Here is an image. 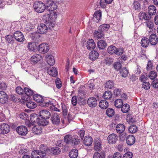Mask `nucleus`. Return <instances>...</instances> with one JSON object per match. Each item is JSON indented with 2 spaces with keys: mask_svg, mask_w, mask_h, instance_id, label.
Wrapping results in <instances>:
<instances>
[{
  "mask_svg": "<svg viewBox=\"0 0 158 158\" xmlns=\"http://www.w3.org/2000/svg\"><path fill=\"white\" fill-rule=\"evenodd\" d=\"M8 97L6 93L3 91H0V102L4 104L7 102Z\"/></svg>",
  "mask_w": 158,
  "mask_h": 158,
  "instance_id": "2eb2a0df",
  "label": "nucleus"
},
{
  "mask_svg": "<svg viewBox=\"0 0 158 158\" xmlns=\"http://www.w3.org/2000/svg\"><path fill=\"white\" fill-rule=\"evenodd\" d=\"M135 138L133 135H129L127 138V143L129 145H132L135 143Z\"/></svg>",
  "mask_w": 158,
  "mask_h": 158,
  "instance_id": "b1692460",
  "label": "nucleus"
},
{
  "mask_svg": "<svg viewBox=\"0 0 158 158\" xmlns=\"http://www.w3.org/2000/svg\"><path fill=\"white\" fill-rule=\"evenodd\" d=\"M64 142L67 144H73L76 145L78 144L80 142V139H76L74 137L70 135H67L65 136L64 138Z\"/></svg>",
  "mask_w": 158,
  "mask_h": 158,
  "instance_id": "f257e3e1",
  "label": "nucleus"
},
{
  "mask_svg": "<svg viewBox=\"0 0 158 158\" xmlns=\"http://www.w3.org/2000/svg\"><path fill=\"white\" fill-rule=\"evenodd\" d=\"M14 37L15 40L19 42H23L24 39L23 34L20 31H16L14 34Z\"/></svg>",
  "mask_w": 158,
  "mask_h": 158,
  "instance_id": "ddd939ff",
  "label": "nucleus"
},
{
  "mask_svg": "<svg viewBox=\"0 0 158 158\" xmlns=\"http://www.w3.org/2000/svg\"><path fill=\"white\" fill-rule=\"evenodd\" d=\"M33 7L36 12L40 13L43 12L46 9V5L40 1L35 2Z\"/></svg>",
  "mask_w": 158,
  "mask_h": 158,
  "instance_id": "f03ea898",
  "label": "nucleus"
},
{
  "mask_svg": "<svg viewBox=\"0 0 158 158\" xmlns=\"http://www.w3.org/2000/svg\"><path fill=\"white\" fill-rule=\"evenodd\" d=\"M93 35L95 38L98 39L103 37L104 33L103 32H102V31H101V30L98 29V31H96L94 32Z\"/></svg>",
  "mask_w": 158,
  "mask_h": 158,
  "instance_id": "cd10ccee",
  "label": "nucleus"
},
{
  "mask_svg": "<svg viewBox=\"0 0 158 158\" xmlns=\"http://www.w3.org/2000/svg\"><path fill=\"white\" fill-rule=\"evenodd\" d=\"M55 83L56 87L58 88H60L62 86L61 81L59 78H58L55 81Z\"/></svg>",
  "mask_w": 158,
  "mask_h": 158,
  "instance_id": "0e129e2a",
  "label": "nucleus"
},
{
  "mask_svg": "<svg viewBox=\"0 0 158 158\" xmlns=\"http://www.w3.org/2000/svg\"><path fill=\"white\" fill-rule=\"evenodd\" d=\"M78 155V151L77 149H73L69 153V156L70 158H76Z\"/></svg>",
  "mask_w": 158,
  "mask_h": 158,
  "instance_id": "473e14b6",
  "label": "nucleus"
},
{
  "mask_svg": "<svg viewBox=\"0 0 158 158\" xmlns=\"http://www.w3.org/2000/svg\"><path fill=\"white\" fill-rule=\"evenodd\" d=\"M113 67L116 71H118L122 67V65L120 62H115L113 64Z\"/></svg>",
  "mask_w": 158,
  "mask_h": 158,
  "instance_id": "864d4df0",
  "label": "nucleus"
},
{
  "mask_svg": "<svg viewBox=\"0 0 158 158\" xmlns=\"http://www.w3.org/2000/svg\"><path fill=\"white\" fill-rule=\"evenodd\" d=\"M37 46L35 42H29L28 43L27 48L30 51H33L36 48Z\"/></svg>",
  "mask_w": 158,
  "mask_h": 158,
  "instance_id": "4c0bfd02",
  "label": "nucleus"
},
{
  "mask_svg": "<svg viewBox=\"0 0 158 158\" xmlns=\"http://www.w3.org/2000/svg\"><path fill=\"white\" fill-rule=\"evenodd\" d=\"M98 48L101 49H104L107 46L106 42L103 40H101L97 43Z\"/></svg>",
  "mask_w": 158,
  "mask_h": 158,
  "instance_id": "58836bf2",
  "label": "nucleus"
},
{
  "mask_svg": "<svg viewBox=\"0 0 158 158\" xmlns=\"http://www.w3.org/2000/svg\"><path fill=\"white\" fill-rule=\"evenodd\" d=\"M118 140V136L115 134H112L110 135L107 138L108 142L110 144L115 143Z\"/></svg>",
  "mask_w": 158,
  "mask_h": 158,
  "instance_id": "9b49d317",
  "label": "nucleus"
},
{
  "mask_svg": "<svg viewBox=\"0 0 158 158\" xmlns=\"http://www.w3.org/2000/svg\"><path fill=\"white\" fill-rule=\"evenodd\" d=\"M141 46L144 48L148 47L150 43L148 39L146 37L143 38L140 42Z\"/></svg>",
  "mask_w": 158,
  "mask_h": 158,
  "instance_id": "7c9ffc66",
  "label": "nucleus"
},
{
  "mask_svg": "<svg viewBox=\"0 0 158 158\" xmlns=\"http://www.w3.org/2000/svg\"><path fill=\"white\" fill-rule=\"evenodd\" d=\"M10 131L9 126L6 123H3L0 125V134H5L8 133Z\"/></svg>",
  "mask_w": 158,
  "mask_h": 158,
  "instance_id": "0eeeda50",
  "label": "nucleus"
},
{
  "mask_svg": "<svg viewBox=\"0 0 158 158\" xmlns=\"http://www.w3.org/2000/svg\"><path fill=\"white\" fill-rule=\"evenodd\" d=\"M121 110L123 113H127L130 110V106L127 104H125L121 107Z\"/></svg>",
  "mask_w": 158,
  "mask_h": 158,
  "instance_id": "a19ab883",
  "label": "nucleus"
},
{
  "mask_svg": "<svg viewBox=\"0 0 158 158\" xmlns=\"http://www.w3.org/2000/svg\"><path fill=\"white\" fill-rule=\"evenodd\" d=\"M102 149L101 143L100 140H95L94 141V149L97 152L101 150Z\"/></svg>",
  "mask_w": 158,
  "mask_h": 158,
  "instance_id": "4be33fe9",
  "label": "nucleus"
},
{
  "mask_svg": "<svg viewBox=\"0 0 158 158\" xmlns=\"http://www.w3.org/2000/svg\"><path fill=\"white\" fill-rule=\"evenodd\" d=\"M144 23L146 26L149 28L151 30L153 31L154 29L155 30L154 27V24L152 21L150 20L144 22Z\"/></svg>",
  "mask_w": 158,
  "mask_h": 158,
  "instance_id": "e433bc0d",
  "label": "nucleus"
},
{
  "mask_svg": "<svg viewBox=\"0 0 158 158\" xmlns=\"http://www.w3.org/2000/svg\"><path fill=\"white\" fill-rule=\"evenodd\" d=\"M63 114L65 119H66V117L67 116L68 113V109L65 105L64 104H61Z\"/></svg>",
  "mask_w": 158,
  "mask_h": 158,
  "instance_id": "a18cd8bd",
  "label": "nucleus"
},
{
  "mask_svg": "<svg viewBox=\"0 0 158 158\" xmlns=\"http://www.w3.org/2000/svg\"><path fill=\"white\" fill-rule=\"evenodd\" d=\"M6 41L9 43H11L13 42L14 38L12 35H9L6 37Z\"/></svg>",
  "mask_w": 158,
  "mask_h": 158,
  "instance_id": "e2e57ef3",
  "label": "nucleus"
},
{
  "mask_svg": "<svg viewBox=\"0 0 158 158\" xmlns=\"http://www.w3.org/2000/svg\"><path fill=\"white\" fill-rule=\"evenodd\" d=\"M33 98L35 101L37 102L40 103V105L41 106H44L46 105H44V100L41 96L40 95L37 94L34 95L33 96Z\"/></svg>",
  "mask_w": 158,
  "mask_h": 158,
  "instance_id": "f3484780",
  "label": "nucleus"
},
{
  "mask_svg": "<svg viewBox=\"0 0 158 158\" xmlns=\"http://www.w3.org/2000/svg\"><path fill=\"white\" fill-rule=\"evenodd\" d=\"M133 9L135 10H139L140 9V3L137 1H135L133 3Z\"/></svg>",
  "mask_w": 158,
  "mask_h": 158,
  "instance_id": "49530a36",
  "label": "nucleus"
},
{
  "mask_svg": "<svg viewBox=\"0 0 158 158\" xmlns=\"http://www.w3.org/2000/svg\"><path fill=\"white\" fill-rule=\"evenodd\" d=\"M38 51L43 54L47 52L49 50V47L47 44L43 43L39 45L37 48Z\"/></svg>",
  "mask_w": 158,
  "mask_h": 158,
  "instance_id": "423d86ee",
  "label": "nucleus"
},
{
  "mask_svg": "<svg viewBox=\"0 0 158 158\" xmlns=\"http://www.w3.org/2000/svg\"><path fill=\"white\" fill-rule=\"evenodd\" d=\"M40 150H39V156L42 157L46 156V153L48 150V147L44 144H42L40 146Z\"/></svg>",
  "mask_w": 158,
  "mask_h": 158,
  "instance_id": "9d476101",
  "label": "nucleus"
},
{
  "mask_svg": "<svg viewBox=\"0 0 158 158\" xmlns=\"http://www.w3.org/2000/svg\"><path fill=\"white\" fill-rule=\"evenodd\" d=\"M152 85L153 87L155 88H158V80H154L152 82Z\"/></svg>",
  "mask_w": 158,
  "mask_h": 158,
  "instance_id": "774afa93",
  "label": "nucleus"
},
{
  "mask_svg": "<svg viewBox=\"0 0 158 158\" xmlns=\"http://www.w3.org/2000/svg\"><path fill=\"white\" fill-rule=\"evenodd\" d=\"M102 14L100 10L95 12L94 15L93 19L96 22H98L101 19Z\"/></svg>",
  "mask_w": 158,
  "mask_h": 158,
  "instance_id": "a878e982",
  "label": "nucleus"
},
{
  "mask_svg": "<svg viewBox=\"0 0 158 158\" xmlns=\"http://www.w3.org/2000/svg\"><path fill=\"white\" fill-rule=\"evenodd\" d=\"M16 91L19 94H22L24 93V89L20 87H18L16 89Z\"/></svg>",
  "mask_w": 158,
  "mask_h": 158,
  "instance_id": "052dcab7",
  "label": "nucleus"
},
{
  "mask_svg": "<svg viewBox=\"0 0 158 158\" xmlns=\"http://www.w3.org/2000/svg\"><path fill=\"white\" fill-rule=\"evenodd\" d=\"M150 87V85L149 82H144L143 83L142 87L145 89H149Z\"/></svg>",
  "mask_w": 158,
  "mask_h": 158,
  "instance_id": "13d9d810",
  "label": "nucleus"
},
{
  "mask_svg": "<svg viewBox=\"0 0 158 158\" xmlns=\"http://www.w3.org/2000/svg\"><path fill=\"white\" fill-rule=\"evenodd\" d=\"M123 103L121 99H117L114 102V105L117 108H120L122 106Z\"/></svg>",
  "mask_w": 158,
  "mask_h": 158,
  "instance_id": "ea45409f",
  "label": "nucleus"
},
{
  "mask_svg": "<svg viewBox=\"0 0 158 158\" xmlns=\"http://www.w3.org/2000/svg\"><path fill=\"white\" fill-rule=\"evenodd\" d=\"M125 127L124 125L122 124H118L116 127V129L117 133H121L125 130Z\"/></svg>",
  "mask_w": 158,
  "mask_h": 158,
  "instance_id": "72a5a7b5",
  "label": "nucleus"
},
{
  "mask_svg": "<svg viewBox=\"0 0 158 158\" xmlns=\"http://www.w3.org/2000/svg\"><path fill=\"white\" fill-rule=\"evenodd\" d=\"M52 153L54 155H58L61 152V150L57 147H54L51 148Z\"/></svg>",
  "mask_w": 158,
  "mask_h": 158,
  "instance_id": "c03bdc74",
  "label": "nucleus"
},
{
  "mask_svg": "<svg viewBox=\"0 0 158 158\" xmlns=\"http://www.w3.org/2000/svg\"><path fill=\"white\" fill-rule=\"evenodd\" d=\"M42 60V56L40 55H34L30 58L31 63L32 64H35L38 63Z\"/></svg>",
  "mask_w": 158,
  "mask_h": 158,
  "instance_id": "1a4fd4ad",
  "label": "nucleus"
},
{
  "mask_svg": "<svg viewBox=\"0 0 158 158\" xmlns=\"http://www.w3.org/2000/svg\"><path fill=\"white\" fill-rule=\"evenodd\" d=\"M57 15L55 13L50 14H45L43 15L42 19L45 23H48L50 21H55Z\"/></svg>",
  "mask_w": 158,
  "mask_h": 158,
  "instance_id": "7ed1b4c3",
  "label": "nucleus"
},
{
  "mask_svg": "<svg viewBox=\"0 0 158 158\" xmlns=\"http://www.w3.org/2000/svg\"><path fill=\"white\" fill-rule=\"evenodd\" d=\"M87 104L91 107H95L97 105V101L96 98L93 97L89 98L87 100Z\"/></svg>",
  "mask_w": 158,
  "mask_h": 158,
  "instance_id": "6ab92c4d",
  "label": "nucleus"
},
{
  "mask_svg": "<svg viewBox=\"0 0 158 158\" xmlns=\"http://www.w3.org/2000/svg\"><path fill=\"white\" fill-rule=\"evenodd\" d=\"M109 27L110 26L109 24H104L101 25L99 27V29L102 31V32H103L104 31H107Z\"/></svg>",
  "mask_w": 158,
  "mask_h": 158,
  "instance_id": "de8ad7c7",
  "label": "nucleus"
},
{
  "mask_svg": "<svg viewBox=\"0 0 158 158\" xmlns=\"http://www.w3.org/2000/svg\"><path fill=\"white\" fill-rule=\"evenodd\" d=\"M46 60L48 64L50 66H52L54 64L55 60L52 55H47L46 57Z\"/></svg>",
  "mask_w": 158,
  "mask_h": 158,
  "instance_id": "412c9836",
  "label": "nucleus"
},
{
  "mask_svg": "<svg viewBox=\"0 0 158 158\" xmlns=\"http://www.w3.org/2000/svg\"><path fill=\"white\" fill-rule=\"evenodd\" d=\"M48 73L52 77H56L57 76L58 72L56 68L53 67H49L47 68Z\"/></svg>",
  "mask_w": 158,
  "mask_h": 158,
  "instance_id": "aec40b11",
  "label": "nucleus"
},
{
  "mask_svg": "<svg viewBox=\"0 0 158 158\" xmlns=\"http://www.w3.org/2000/svg\"><path fill=\"white\" fill-rule=\"evenodd\" d=\"M77 102L80 105H84L85 103V101L83 97H80L78 98Z\"/></svg>",
  "mask_w": 158,
  "mask_h": 158,
  "instance_id": "bf43d9fd",
  "label": "nucleus"
},
{
  "mask_svg": "<svg viewBox=\"0 0 158 158\" xmlns=\"http://www.w3.org/2000/svg\"><path fill=\"white\" fill-rule=\"evenodd\" d=\"M40 117V115L39 116L35 114H33L31 115L30 119L32 123H36L38 124Z\"/></svg>",
  "mask_w": 158,
  "mask_h": 158,
  "instance_id": "5701e85b",
  "label": "nucleus"
},
{
  "mask_svg": "<svg viewBox=\"0 0 158 158\" xmlns=\"http://www.w3.org/2000/svg\"><path fill=\"white\" fill-rule=\"evenodd\" d=\"M71 101L73 106H75L77 105L78 101L76 96H74L72 97Z\"/></svg>",
  "mask_w": 158,
  "mask_h": 158,
  "instance_id": "69168bd1",
  "label": "nucleus"
},
{
  "mask_svg": "<svg viewBox=\"0 0 158 158\" xmlns=\"http://www.w3.org/2000/svg\"><path fill=\"white\" fill-rule=\"evenodd\" d=\"M120 73L123 77H126L127 76L128 72L125 68H123L121 69Z\"/></svg>",
  "mask_w": 158,
  "mask_h": 158,
  "instance_id": "3c124183",
  "label": "nucleus"
},
{
  "mask_svg": "<svg viewBox=\"0 0 158 158\" xmlns=\"http://www.w3.org/2000/svg\"><path fill=\"white\" fill-rule=\"evenodd\" d=\"M149 74V77L152 80L154 79L157 76L156 72L154 71H151Z\"/></svg>",
  "mask_w": 158,
  "mask_h": 158,
  "instance_id": "6e6d98bb",
  "label": "nucleus"
},
{
  "mask_svg": "<svg viewBox=\"0 0 158 158\" xmlns=\"http://www.w3.org/2000/svg\"><path fill=\"white\" fill-rule=\"evenodd\" d=\"M123 53V50L121 49H117L116 48L115 54L117 55H120Z\"/></svg>",
  "mask_w": 158,
  "mask_h": 158,
  "instance_id": "338daca9",
  "label": "nucleus"
},
{
  "mask_svg": "<svg viewBox=\"0 0 158 158\" xmlns=\"http://www.w3.org/2000/svg\"><path fill=\"white\" fill-rule=\"evenodd\" d=\"M48 119L43 118L40 117L38 124L42 126H45L48 125L49 123Z\"/></svg>",
  "mask_w": 158,
  "mask_h": 158,
  "instance_id": "f704fd0d",
  "label": "nucleus"
},
{
  "mask_svg": "<svg viewBox=\"0 0 158 158\" xmlns=\"http://www.w3.org/2000/svg\"><path fill=\"white\" fill-rule=\"evenodd\" d=\"M99 106L102 109H106L108 106V102L105 100H102L99 102Z\"/></svg>",
  "mask_w": 158,
  "mask_h": 158,
  "instance_id": "c85d7f7f",
  "label": "nucleus"
},
{
  "mask_svg": "<svg viewBox=\"0 0 158 158\" xmlns=\"http://www.w3.org/2000/svg\"><path fill=\"white\" fill-rule=\"evenodd\" d=\"M114 86V83L111 81H109L106 82L105 87L108 89H111Z\"/></svg>",
  "mask_w": 158,
  "mask_h": 158,
  "instance_id": "603ef678",
  "label": "nucleus"
},
{
  "mask_svg": "<svg viewBox=\"0 0 158 158\" xmlns=\"http://www.w3.org/2000/svg\"><path fill=\"white\" fill-rule=\"evenodd\" d=\"M40 117L41 118L48 119L51 117L50 112L46 110H43L39 112Z\"/></svg>",
  "mask_w": 158,
  "mask_h": 158,
  "instance_id": "a211bd4d",
  "label": "nucleus"
},
{
  "mask_svg": "<svg viewBox=\"0 0 158 158\" xmlns=\"http://www.w3.org/2000/svg\"><path fill=\"white\" fill-rule=\"evenodd\" d=\"M26 106L29 108L33 109L37 106L36 104L33 102H28L26 103Z\"/></svg>",
  "mask_w": 158,
  "mask_h": 158,
  "instance_id": "8fccbe9b",
  "label": "nucleus"
},
{
  "mask_svg": "<svg viewBox=\"0 0 158 158\" xmlns=\"http://www.w3.org/2000/svg\"><path fill=\"white\" fill-rule=\"evenodd\" d=\"M98 53L97 51H92L89 53V59L91 60H95L98 58Z\"/></svg>",
  "mask_w": 158,
  "mask_h": 158,
  "instance_id": "c756f323",
  "label": "nucleus"
},
{
  "mask_svg": "<svg viewBox=\"0 0 158 158\" xmlns=\"http://www.w3.org/2000/svg\"><path fill=\"white\" fill-rule=\"evenodd\" d=\"M112 94L111 92L109 91H106L104 93L103 97L105 99H109L112 97Z\"/></svg>",
  "mask_w": 158,
  "mask_h": 158,
  "instance_id": "79ce46f5",
  "label": "nucleus"
},
{
  "mask_svg": "<svg viewBox=\"0 0 158 158\" xmlns=\"http://www.w3.org/2000/svg\"><path fill=\"white\" fill-rule=\"evenodd\" d=\"M105 153L104 151H102L100 152H95L93 155V158H105Z\"/></svg>",
  "mask_w": 158,
  "mask_h": 158,
  "instance_id": "2f4dec72",
  "label": "nucleus"
},
{
  "mask_svg": "<svg viewBox=\"0 0 158 158\" xmlns=\"http://www.w3.org/2000/svg\"><path fill=\"white\" fill-rule=\"evenodd\" d=\"M24 92L26 95L23 97V99L27 101L30 100L31 99V96L33 94V91L29 88L25 87L24 89Z\"/></svg>",
  "mask_w": 158,
  "mask_h": 158,
  "instance_id": "39448f33",
  "label": "nucleus"
},
{
  "mask_svg": "<svg viewBox=\"0 0 158 158\" xmlns=\"http://www.w3.org/2000/svg\"><path fill=\"white\" fill-rule=\"evenodd\" d=\"M148 13L150 15H154L156 12V7L153 5H150L148 7Z\"/></svg>",
  "mask_w": 158,
  "mask_h": 158,
  "instance_id": "c9c22d12",
  "label": "nucleus"
},
{
  "mask_svg": "<svg viewBox=\"0 0 158 158\" xmlns=\"http://www.w3.org/2000/svg\"><path fill=\"white\" fill-rule=\"evenodd\" d=\"M148 39L150 44L152 45H155L158 42V38L154 34H152L150 35Z\"/></svg>",
  "mask_w": 158,
  "mask_h": 158,
  "instance_id": "dca6fc26",
  "label": "nucleus"
},
{
  "mask_svg": "<svg viewBox=\"0 0 158 158\" xmlns=\"http://www.w3.org/2000/svg\"><path fill=\"white\" fill-rule=\"evenodd\" d=\"M16 130L18 134L22 135H25L27 133V128L23 126L18 127Z\"/></svg>",
  "mask_w": 158,
  "mask_h": 158,
  "instance_id": "4468645a",
  "label": "nucleus"
},
{
  "mask_svg": "<svg viewBox=\"0 0 158 158\" xmlns=\"http://www.w3.org/2000/svg\"><path fill=\"white\" fill-rule=\"evenodd\" d=\"M133 156V153L130 152H127L123 156V158H132Z\"/></svg>",
  "mask_w": 158,
  "mask_h": 158,
  "instance_id": "4d7b16f0",
  "label": "nucleus"
},
{
  "mask_svg": "<svg viewBox=\"0 0 158 158\" xmlns=\"http://www.w3.org/2000/svg\"><path fill=\"white\" fill-rule=\"evenodd\" d=\"M38 32L41 34H44L47 32L48 27L44 23H41L38 25L37 28Z\"/></svg>",
  "mask_w": 158,
  "mask_h": 158,
  "instance_id": "f8f14e48",
  "label": "nucleus"
},
{
  "mask_svg": "<svg viewBox=\"0 0 158 158\" xmlns=\"http://www.w3.org/2000/svg\"><path fill=\"white\" fill-rule=\"evenodd\" d=\"M96 44L93 39H89L87 42V47L89 50H92L95 48Z\"/></svg>",
  "mask_w": 158,
  "mask_h": 158,
  "instance_id": "393cba45",
  "label": "nucleus"
},
{
  "mask_svg": "<svg viewBox=\"0 0 158 158\" xmlns=\"http://www.w3.org/2000/svg\"><path fill=\"white\" fill-rule=\"evenodd\" d=\"M84 144L86 146H89L91 145L93 142V139L90 136H85L84 139Z\"/></svg>",
  "mask_w": 158,
  "mask_h": 158,
  "instance_id": "bb28decb",
  "label": "nucleus"
},
{
  "mask_svg": "<svg viewBox=\"0 0 158 158\" xmlns=\"http://www.w3.org/2000/svg\"><path fill=\"white\" fill-rule=\"evenodd\" d=\"M106 114L109 117H112L115 114V112L114 109L111 108H108L106 110Z\"/></svg>",
  "mask_w": 158,
  "mask_h": 158,
  "instance_id": "37998d69",
  "label": "nucleus"
},
{
  "mask_svg": "<svg viewBox=\"0 0 158 158\" xmlns=\"http://www.w3.org/2000/svg\"><path fill=\"white\" fill-rule=\"evenodd\" d=\"M116 49V48L115 47L111 45L108 47L107 51L109 53L112 54L115 53Z\"/></svg>",
  "mask_w": 158,
  "mask_h": 158,
  "instance_id": "09e8293b",
  "label": "nucleus"
},
{
  "mask_svg": "<svg viewBox=\"0 0 158 158\" xmlns=\"http://www.w3.org/2000/svg\"><path fill=\"white\" fill-rule=\"evenodd\" d=\"M129 131L130 133H134L137 131V127L135 125H132L130 126L129 128Z\"/></svg>",
  "mask_w": 158,
  "mask_h": 158,
  "instance_id": "5fc2aeb1",
  "label": "nucleus"
},
{
  "mask_svg": "<svg viewBox=\"0 0 158 158\" xmlns=\"http://www.w3.org/2000/svg\"><path fill=\"white\" fill-rule=\"evenodd\" d=\"M85 92L83 89H80L78 90V95L80 97L84 96L85 94Z\"/></svg>",
  "mask_w": 158,
  "mask_h": 158,
  "instance_id": "680f3d73",
  "label": "nucleus"
},
{
  "mask_svg": "<svg viewBox=\"0 0 158 158\" xmlns=\"http://www.w3.org/2000/svg\"><path fill=\"white\" fill-rule=\"evenodd\" d=\"M45 5L46 9L49 11H53L56 8L55 3L52 1H47Z\"/></svg>",
  "mask_w": 158,
  "mask_h": 158,
  "instance_id": "6e6552de",
  "label": "nucleus"
},
{
  "mask_svg": "<svg viewBox=\"0 0 158 158\" xmlns=\"http://www.w3.org/2000/svg\"><path fill=\"white\" fill-rule=\"evenodd\" d=\"M51 120L53 124L56 126L59 125L60 122L59 114L56 113H53L51 116Z\"/></svg>",
  "mask_w": 158,
  "mask_h": 158,
  "instance_id": "20e7f679",
  "label": "nucleus"
}]
</instances>
